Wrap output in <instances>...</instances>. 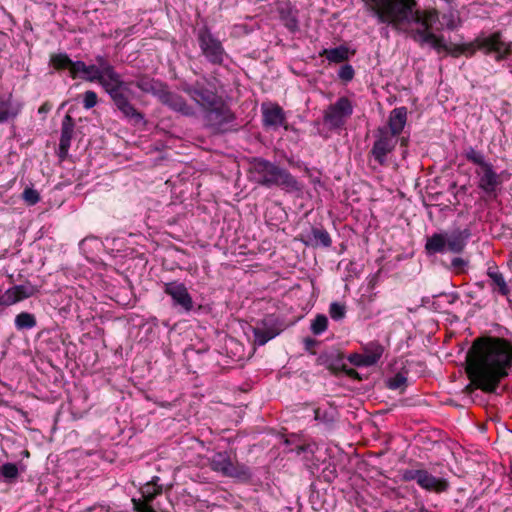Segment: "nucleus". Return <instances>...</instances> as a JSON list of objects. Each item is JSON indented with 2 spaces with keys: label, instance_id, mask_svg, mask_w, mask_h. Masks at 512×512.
Segmentation results:
<instances>
[{
  "label": "nucleus",
  "instance_id": "1",
  "mask_svg": "<svg viewBox=\"0 0 512 512\" xmlns=\"http://www.w3.org/2000/svg\"><path fill=\"white\" fill-rule=\"evenodd\" d=\"M512 367V343L504 338H489L486 342L473 345L468 353V374L471 383L466 390L471 394L477 389L485 393L501 395L508 390L504 385L498 387L502 379L508 376Z\"/></svg>",
  "mask_w": 512,
  "mask_h": 512
},
{
  "label": "nucleus",
  "instance_id": "2",
  "mask_svg": "<svg viewBox=\"0 0 512 512\" xmlns=\"http://www.w3.org/2000/svg\"><path fill=\"white\" fill-rule=\"evenodd\" d=\"M97 65H88L81 78L88 82H98L110 96L113 104L123 117L133 125L144 122V114L132 103L134 91L130 82L122 80L113 65L102 55L95 58Z\"/></svg>",
  "mask_w": 512,
  "mask_h": 512
},
{
  "label": "nucleus",
  "instance_id": "3",
  "mask_svg": "<svg viewBox=\"0 0 512 512\" xmlns=\"http://www.w3.org/2000/svg\"><path fill=\"white\" fill-rule=\"evenodd\" d=\"M368 10L378 23L390 25L409 37L428 11L419 10L416 0H370Z\"/></svg>",
  "mask_w": 512,
  "mask_h": 512
},
{
  "label": "nucleus",
  "instance_id": "4",
  "mask_svg": "<svg viewBox=\"0 0 512 512\" xmlns=\"http://www.w3.org/2000/svg\"><path fill=\"white\" fill-rule=\"evenodd\" d=\"M472 236L468 227H454L451 230L435 232L426 237L425 253L427 256H435L437 254H453L456 255L451 259L448 269L456 274L466 272L469 267V258L461 256Z\"/></svg>",
  "mask_w": 512,
  "mask_h": 512
},
{
  "label": "nucleus",
  "instance_id": "5",
  "mask_svg": "<svg viewBox=\"0 0 512 512\" xmlns=\"http://www.w3.org/2000/svg\"><path fill=\"white\" fill-rule=\"evenodd\" d=\"M462 155L467 162L474 166L476 185L484 198L495 200L503 183L501 174L495 170L493 164L481 150L467 146L463 149Z\"/></svg>",
  "mask_w": 512,
  "mask_h": 512
},
{
  "label": "nucleus",
  "instance_id": "6",
  "mask_svg": "<svg viewBox=\"0 0 512 512\" xmlns=\"http://www.w3.org/2000/svg\"><path fill=\"white\" fill-rule=\"evenodd\" d=\"M466 56H473L477 50L482 51L486 55H494L497 62H501L512 53V43L505 42L502 39L501 32L497 31L489 35H480L474 41L466 44H461Z\"/></svg>",
  "mask_w": 512,
  "mask_h": 512
},
{
  "label": "nucleus",
  "instance_id": "7",
  "mask_svg": "<svg viewBox=\"0 0 512 512\" xmlns=\"http://www.w3.org/2000/svg\"><path fill=\"white\" fill-rule=\"evenodd\" d=\"M439 20L438 11L435 9L426 12L425 19L417 26V29L412 31L410 38L418 43L420 46L426 44L430 45L433 49L440 52L441 50H448V46L444 42V38L437 36L434 32V26Z\"/></svg>",
  "mask_w": 512,
  "mask_h": 512
},
{
  "label": "nucleus",
  "instance_id": "8",
  "mask_svg": "<svg viewBox=\"0 0 512 512\" xmlns=\"http://www.w3.org/2000/svg\"><path fill=\"white\" fill-rule=\"evenodd\" d=\"M401 477L405 482L415 481L420 488L429 493L442 494L450 488L447 479L436 477L426 469H405Z\"/></svg>",
  "mask_w": 512,
  "mask_h": 512
},
{
  "label": "nucleus",
  "instance_id": "9",
  "mask_svg": "<svg viewBox=\"0 0 512 512\" xmlns=\"http://www.w3.org/2000/svg\"><path fill=\"white\" fill-rule=\"evenodd\" d=\"M217 104L209 105L203 112V120L207 127L215 132H225L236 117L222 97L216 101Z\"/></svg>",
  "mask_w": 512,
  "mask_h": 512
},
{
  "label": "nucleus",
  "instance_id": "10",
  "mask_svg": "<svg viewBox=\"0 0 512 512\" xmlns=\"http://www.w3.org/2000/svg\"><path fill=\"white\" fill-rule=\"evenodd\" d=\"M181 90L186 93L202 110L209 105L217 104L221 97L217 94L214 86L206 78L198 79L194 83L184 82Z\"/></svg>",
  "mask_w": 512,
  "mask_h": 512
},
{
  "label": "nucleus",
  "instance_id": "11",
  "mask_svg": "<svg viewBox=\"0 0 512 512\" xmlns=\"http://www.w3.org/2000/svg\"><path fill=\"white\" fill-rule=\"evenodd\" d=\"M197 41L206 60L213 65H222L226 56L224 47L207 26L197 32Z\"/></svg>",
  "mask_w": 512,
  "mask_h": 512
},
{
  "label": "nucleus",
  "instance_id": "12",
  "mask_svg": "<svg viewBox=\"0 0 512 512\" xmlns=\"http://www.w3.org/2000/svg\"><path fill=\"white\" fill-rule=\"evenodd\" d=\"M210 468L223 476L248 480L251 478L250 469L238 462H233L226 452H219L210 459Z\"/></svg>",
  "mask_w": 512,
  "mask_h": 512
},
{
  "label": "nucleus",
  "instance_id": "13",
  "mask_svg": "<svg viewBox=\"0 0 512 512\" xmlns=\"http://www.w3.org/2000/svg\"><path fill=\"white\" fill-rule=\"evenodd\" d=\"M249 173L251 179L261 185L271 186L284 182V173L272 163L262 159H255L251 163Z\"/></svg>",
  "mask_w": 512,
  "mask_h": 512
},
{
  "label": "nucleus",
  "instance_id": "14",
  "mask_svg": "<svg viewBox=\"0 0 512 512\" xmlns=\"http://www.w3.org/2000/svg\"><path fill=\"white\" fill-rule=\"evenodd\" d=\"M352 114L353 105L347 97L343 96L325 110L324 122L330 129H339Z\"/></svg>",
  "mask_w": 512,
  "mask_h": 512
},
{
  "label": "nucleus",
  "instance_id": "15",
  "mask_svg": "<svg viewBox=\"0 0 512 512\" xmlns=\"http://www.w3.org/2000/svg\"><path fill=\"white\" fill-rule=\"evenodd\" d=\"M164 293L172 299V306L180 312L189 313L194 309V301L184 283L172 281L164 284Z\"/></svg>",
  "mask_w": 512,
  "mask_h": 512
},
{
  "label": "nucleus",
  "instance_id": "16",
  "mask_svg": "<svg viewBox=\"0 0 512 512\" xmlns=\"http://www.w3.org/2000/svg\"><path fill=\"white\" fill-rule=\"evenodd\" d=\"M398 142V137L389 133L387 127H382L377 130L376 140L371 149V153L380 165L386 162V157L391 153Z\"/></svg>",
  "mask_w": 512,
  "mask_h": 512
},
{
  "label": "nucleus",
  "instance_id": "17",
  "mask_svg": "<svg viewBox=\"0 0 512 512\" xmlns=\"http://www.w3.org/2000/svg\"><path fill=\"white\" fill-rule=\"evenodd\" d=\"M285 326L274 315L266 316L260 325L253 328L254 344L262 346L284 331Z\"/></svg>",
  "mask_w": 512,
  "mask_h": 512
},
{
  "label": "nucleus",
  "instance_id": "18",
  "mask_svg": "<svg viewBox=\"0 0 512 512\" xmlns=\"http://www.w3.org/2000/svg\"><path fill=\"white\" fill-rule=\"evenodd\" d=\"M158 100L169 109L178 112L183 116L192 117L196 115L194 107L188 104L183 96L170 91L167 84L161 92Z\"/></svg>",
  "mask_w": 512,
  "mask_h": 512
},
{
  "label": "nucleus",
  "instance_id": "19",
  "mask_svg": "<svg viewBox=\"0 0 512 512\" xmlns=\"http://www.w3.org/2000/svg\"><path fill=\"white\" fill-rule=\"evenodd\" d=\"M75 122L72 116L66 114L62 120L61 136L59 141L58 156L64 160L68 156L73 137Z\"/></svg>",
  "mask_w": 512,
  "mask_h": 512
},
{
  "label": "nucleus",
  "instance_id": "20",
  "mask_svg": "<svg viewBox=\"0 0 512 512\" xmlns=\"http://www.w3.org/2000/svg\"><path fill=\"white\" fill-rule=\"evenodd\" d=\"M35 293L34 286L28 285H15L2 294L1 306H11L17 302L33 296Z\"/></svg>",
  "mask_w": 512,
  "mask_h": 512
},
{
  "label": "nucleus",
  "instance_id": "21",
  "mask_svg": "<svg viewBox=\"0 0 512 512\" xmlns=\"http://www.w3.org/2000/svg\"><path fill=\"white\" fill-rule=\"evenodd\" d=\"M132 85H135L143 93L151 94L157 99L163 91L166 83L155 79L147 74H140L134 81H129Z\"/></svg>",
  "mask_w": 512,
  "mask_h": 512
},
{
  "label": "nucleus",
  "instance_id": "22",
  "mask_svg": "<svg viewBox=\"0 0 512 512\" xmlns=\"http://www.w3.org/2000/svg\"><path fill=\"white\" fill-rule=\"evenodd\" d=\"M407 122V108L397 107L394 108L389 115L388 119V131L394 136L398 137L403 131Z\"/></svg>",
  "mask_w": 512,
  "mask_h": 512
},
{
  "label": "nucleus",
  "instance_id": "23",
  "mask_svg": "<svg viewBox=\"0 0 512 512\" xmlns=\"http://www.w3.org/2000/svg\"><path fill=\"white\" fill-rule=\"evenodd\" d=\"M263 121L266 126L277 127L283 124L285 112L277 104H262Z\"/></svg>",
  "mask_w": 512,
  "mask_h": 512
},
{
  "label": "nucleus",
  "instance_id": "24",
  "mask_svg": "<svg viewBox=\"0 0 512 512\" xmlns=\"http://www.w3.org/2000/svg\"><path fill=\"white\" fill-rule=\"evenodd\" d=\"M374 347V350L370 353H366L363 355L357 353L351 354L348 358L350 363H352L355 366L364 367L376 364L382 356L383 347L379 344H374Z\"/></svg>",
  "mask_w": 512,
  "mask_h": 512
},
{
  "label": "nucleus",
  "instance_id": "25",
  "mask_svg": "<svg viewBox=\"0 0 512 512\" xmlns=\"http://www.w3.org/2000/svg\"><path fill=\"white\" fill-rule=\"evenodd\" d=\"M315 452V445L306 441H300L294 436L290 435V453H295V456L300 460L309 461L312 459Z\"/></svg>",
  "mask_w": 512,
  "mask_h": 512
},
{
  "label": "nucleus",
  "instance_id": "26",
  "mask_svg": "<svg viewBox=\"0 0 512 512\" xmlns=\"http://www.w3.org/2000/svg\"><path fill=\"white\" fill-rule=\"evenodd\" d=\"M487 275L490 278V286L494 293H498L501 296H508L510 294V288L497 267H489Z\"/></svg>",
  "mask_w": 512,
  "mask_h": 512
},
{
  "label": "nucleus",
  "instance_id": "27",
  "mask_svg": "<svg viewBox=\"0 0 512 512\" xmlns=\"http://www.w3.org/2000/svg\"><path fill=\"white\" fill-rule=\"evenodd\" d=\"M20 105H14L11 101V96L7 98H0V123L7 122L9 119L14 118L20 112Z\"/></svg>",
  "mask_w": 512,
  "mask_h": 512
},
{
  "label": "nucleus",
  "instance_id": "28",
  "mask_svg": "<svg viewBox=\"0 0 512 512\" xmlns=\"http://www.w3.org/2000/svg\"><path fill=\"white\" fill-rule=\"evenodd\" d=\"M309 242L314 246L329 247L331 245L330 235L323 227L312 226Z\"/></svg>",
  "mask_w": 512,
  "mask_h": 512
},
{
  "label": "nucleus",
  "instance_id": "29",
  "mask_svg": "<svg viewBox=\"0 0 512 512\" xmlns=\"http://www.w3.org/2000/svg\"><path fill=\"white\" fill-rule=\"evenodd\" d=\"M36 325V317L31 313L21 312L15 317V326L18 330H29Z\"/></svg>",
  "mask_w": 512,
  "mask_h": 512
},
{
  "label": "nucleus",
  "instance_id": "30",
  "mask_svg": "<svg viewBox=\"0 0 512 512\" xmlns=\"http://www.w3.org/2000/svg\"><path fill=\"white\" fill-rule=\"evenodd\" d=\"M325 57L328 61L334 63H340L348 59V48L345 46H339L324 51Z\"/></svg>",
  "mask_w": 512,
  "mask_h": 512
},
{
  "label": "nucleus",
  "instance_id": "31",
  "mask_svg": "<svg viewBox=\"0 0 512 512\" xmlns=\"http://www.w3.org/2000/svg\"><path fill=\"white\" fill-rule=\"evenodd\" d=\"M73 60L66 53H54L50 56V64L56 70H71Z\"/></svg>",
  "mask_w": 512,
  "mask_h": 512
},
{
  "label": "nucleus",
  "instance_id": "32",
  "mask_svg": "<svg viewBox=\"0 0 512 512\" xmlns=\"http://www.w3.org/2000/svg\"><path fill=\"white\" fill-rule=\"evenodd\" d=\"M0 475L4 478L6 482H14L19 476V470L17 465L10 462L3 464L0 467Z\"/></svg>",
  "mask_w": 512,
  "mask_h": 512
},
{
  "label": "nucleus",
  "instance_id": "33",
  "mask_svg": "<svg viewBox=\"0 0 512 512\" xmlns=\"http://www.w3.org/2000/svg\"><path fill=\"white\" fill-rule=\"evenodd\" d=\"M328 318L323 314H318L311 323V331L315 335L323 333L327 329Z\"/></svg>",
  "mask_w": 512,
  "mask_h": 512
},
{
  "label": "nucleus",
  "instance_id": "34",
  "mask_svg": "<svg viewBox=\"0 0 512 512\" xmlns=\"http://www.w3.org/2000/svg\"><path fill=\"white\" fill-rule=\"evenodd\" d=\"M330 317L335 321L342 320L346 315V307L344 304L333 302L329 307Z\"/></svg>",
  "mask_w": 512,
  "mask_h": 512
},
{
  "label": "nucleus",
  "instance_id": "35",
  "mask_svg": "<svg viewBox=\"0 0 512 512\" xmlns=\"http://www.w3.org/2000/svg\"><path fill=\"white\" fill-rule=\"evenodd\" d=\"M441 27H436L435 30L439 31L443 27H446L449 30H454L456 28L454 15L452 13L449 14H443L441 16V19L437 21Z\"/></svg>",
  "mask_w": 512,
  "mask_h": 512
},
{
  "label": "nucleus",
  "instance_id": "36",
  "mask_svg": "<svg viewBox=\"0 0 512 512\" xmlns=\"http://www.w3.org/2000/svg\"><path fill=\"white\" fill-rule=\"evenodd\" d=\"M88 65H86L83 61H73L70 76L75 79L77 77H81L85 71H87Z\"/></svg>",
  "mask_w": 512,
  "mask_h": 512
},
{
  "label": "nucleus",
  "instance_id": "37",
  "mask_svg": "<svg viewBox=\"0 0 512 512\" xmlns=\"http://www.w3.org/2000/svg\"><path fill=\"white\" fill-rule=\"evenodd\" d=\"M22 196L28 205H35L40 200L39 193L33 188H25Z\"/></svg>",
  "mask_w": 512,
  "mask_h": 512
},
{
  "label": "nucleus",
  "instance_id": "38",
  "mask_svg": "<svg viewBox=\"0 0 512 512\" xmlns=\"http://www.w3.org/2000/svg\"><path fill=\"white\" fill-rule=\"evenodd\" d=\"M354 74V69L350 64H345L341 66L338 71L339 78L345 82L351 81L354 77Z\"/></svg>",
  "mask_w": 512,
  "mask_h": 512
},
{
  "label": "nucleus",
  "instance_id": "39",
  "mask_svg": "<svg viewBox=\"0 0 512 512\" xmlns=\"http://www.w3.org/2000/svg\"><path fill=\"white\" fill-rule=\"evenodd\" d=\"M98 101L97 94L94 91L88 90L84 93L83 106L85 109L93 108Z\"/></svg>",
  "mask_w": 512,
  "mask_h": 512
},
{
  "label": "nucleus",
  "instance_id": "40",
  "mask_svg": "<svg viewBox=\"0 0 512 512\" xmlns=\"http://www.w3.org/2000/svg\"><path fill=\"white\" fill-rule=\"evenodd\" d=\"M407 379L402 374L398 373L391 379H389L388 386L390 389H399L406 385Z\"/></svg>",
  "mask_w": 512,
  "mask_h": 512
},
{
  "label": "nucleus",
  "instance_id": "41",
  "mask_svg": "<svg viewBox=\"0 0 512 512\" xmlns=\"http://www.w3.org/2000/svg\"><path fill=\"white\" fill-rule=\"evenodd\" d=\"M447 52L453 57H458L465 52V48L463 49L462 45H456L453 48L448 47Z\"/></svg>",
  "mask_w": 512,
  "mask_h": 512
},
{
  "label": "nucleus",
  "instance_id": "42",
  "mask_svg": "<svg viewBox=\"0 0 512 512\" xmlns=\"http://www.w3.org/2000/svg\"><path fill=\"white\" fill-rule=\"evenodd\" d=\"M318 343L319 342L317 340L310 337L304 339L305 349L307 351H310L311 353H315L314 351H312V348L316 346Z\"/></svg>",
  "mask_w": 512,
  "mask_h": 512
},
{
  "label": "nucleus",
  "instance_id": "43",
  "mask_svg": "<svg viewBox=\"0 0 512 512\" xmlns=\"http://www.w3.org/2000/svg\"><path fill=\"white\" fill-rule=\"evenodd\" d=\"M51 108H52V105H51V104H49L48 102H45V103H43V104L39 107L38 112H39L40 114L48 113V112L51 110Z\"/></svg>",
  "mask_w": 512,
  "mask_h": 512
},
{
  "label": "nucleus",
  "instance_id": "44",
  "mask_svg": "<svg viewBox=\"0 0 512 512\" xmlns=\"http://www.w3.org/2000/svg\"><path fill=\"white\" fill-rule=\"evenodd\" d=\"M289 185H290V193L292 192L293 189H297V187H296L297 182L291 176H290Z\"/></svg>",
  "mask_w": 512,
  "mask_h": 512
},
{
  "label": "nucleus",
  "instance_id": "45",
  "mask_svg": "<svg viewBox=\"0 0 512 512\" xmlns=\"http://www.w3.org/2000/svg\"><path fill=\"white\" fill-rule=\"evenodd\" d=\"M289 27H290V33H293L296 28V21L294 19H292L291 17H290Z\"/></svg>",
  "mask_w": 512,
  "mask_h": 512
},
{
  "label": "nucleus",
  "instance_id": "46",
  "mask_svg": "<svg viewBox=\"0 0 512 512\" xmlns=\"http://www.w3.org/2000/svg\"><path fill=\"white\" fill-rule=\"evenodd\" d=\"M417 512H433L430 509H428L424 504H421L417 510Z\"/></svg>",
  "mask_w": 512,
  "mask_h": 512
},
{
  "label": "nucleus",
  "instance_id": "47",
  "mask_svg": "<svg viewBox=\"0 0 512 512\" xmlns=\"http://www.w3.org/2000/svg\"><path fill=\"white\" fill-rule=\"evenodd\" d=\"M464 392H465L466 394H468L470 397H472L473 402H476L475 397H473V395H474L475 391L471 394V393H470L469 391H467V390H466V388H465V389H464Z\"/></svg>",
  "mask_w": 512,
  "mask_h": 512
},
{
  "label": "nucleus",
  "instance_id": "48",
  "mask_svg": "<svg viewBox=\"0 0 512 512\" xmlns=\"http://www.w3.org/2000/svg\"><path fill=\"white\" fill-rule=\"evenodd\" d=\"M464 392H465L466 394H468L470 397H472L473 402H476L475 397H473V395H474L475 391L471 394V393H470L469 391H467V390H466V388H465V389H464Z\"/></svg>",
  "mask_w": 512,
  "mask_h": 512
},
{
  "label": "nucleus",
  "instance_id": "49",
  "mask_svg": "<svg viewBox=\"0 0 512 512\" xmlns=\"http://www.w3.org/2000/svg\"><path fill=\"white\" fill-rule=\"evenodd\" d=\"M326 357H327L326 355H321V356H319L318 361H320L321 363H326L327 360L326 359L324 360V358H326Z\"/></svg>",
  "mask_w": 512,
  "mask_h": 512
},
{
  "label": "nucleus",
  "instance_id": "50",
  "mask_svg": "<svg viewBox=\"0 0 512 512\" xmlns=\"http://www.w3.org/2000/svg\"><path fill=\"white\" fill-rule=\"evenodd\" d=\"M354 373H356V372L354 371V369H350V370L348 371V374H349V375H352V374H354Z\"/></svg>",
  "mask_w": 512,
  "mask_h": 512
},
{
  "label": "nucleus",
  "instance_id": "51",
  "mask_svg": "<svg viewBox=\"0 0 512 512\" xmlns=\"http://www.w3.org/2000/svg\"><path fill=\"white\" fill-rule=\"evenodd\" d=\"M477 285H478L479 287H481V288H483V287H484V284H483V283H477Z\"/></svg>",
  "mask_w": 512,
  "mask_h": 512
},
{
  "label": "nucleus",
  "instance_id": "52",
  "mask_svg": "<svg viewBox=\"0 0 512 512\" xmlns=\"http://www.w3.org/2000/svg\"><path fill=\"white\" fill-rule=\"evenodd\" d=\"M510 476L512 477V463H511V466H510Z\"/></svg>",
  "mask_w": 512,
  "mask_h": 512
},
{
  "label": "nucleus",
  "instance_id": "53",
  "mask_svg": "<svg viewBox=\"0 0 512 512\" xmlns=\"http://www.w3.org/2000/svg\"><path fill=\"white\" fill-rule=\"evenodd\" d=\"M405 142H406V139L402 138V144H405Z\"/></svg>",
  "mask_w": 512,
  "mask_h": 512
},
{
  "label": "nucleus",
  "instance_id": "54",
  "mask_svg": "<svg viewBox=\"0 0 512 512\" xmlns=\"http://www.w3.org/2000/svg\"><path fill=\"white\" fill-rule=\"evenodd\" d=\"M354 263L353 262H349L348 266H353Z\"/></svg>",
  "mask_w": 512,
  "mask_h": 512
}]
</instances>
